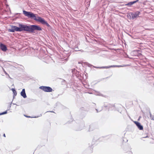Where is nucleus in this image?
Segmentation results:
<instances>
[{
  "label": "nucleus",
  "mask_w": 154,
  "mask_h": 154,
  "mask_svg": "<svg viewBox=\"0 0 154 154\" xmlns=\"http://www.w3.org/2000/svg\"><path fill=\"white\" fill-rule=\"evenodd\" d=\"M23 14L28 17L33 18L36 21H38L42 24H45L47 26H49V25L45 20L42 18L38 17H36V14H34L30 12H28L25 10L23 11Z\"/></svg>",
  "instance_id": "nucleus-1"
},
{
  "label": "nucleus",
  "mask_w": 154,
  "mask_h": 154,
  "mask_svg": "<svg viewBox=\"0 0 154 154\" xmlns=\"http://www.w3.org/2000/svg\"><path fill=\"white\" fill-rule=\"evenodd\" d=\"M7 76H8V77H9V75L7 73L5 74Z\"/></svg>",
  "instance_id": "nucleus-15"
},
{
  "label": "nucleus",
  "mask_w": 154,
  "mask_h": 154,
  "mask_svg": "<svg viewBox=\"0 0 154 154\" xmlns=\"http://www.w3.org/2000/svg\"><path fill=\"white\" fill-rule=\"evenodd\" d=\"M150 119L151 120H154V115H150Z\"/></svg>",
  "instance_id": "nucleus-11"
},
{
  "label": "nucleus",
  "mask_w": 154,
  "mask_h": 154,
  "mask_svg": "<svg viewBox=\"0 0 154 154\" xmlns=\"http://www.w3.org/2000/svg\"><path fill=\"white\" fill-rule=\"evenodd\" d=\"M140 14V12L139 11H137L135 13H131V15L132 18L133 19L135 18H136L138 17Z\"/></svg>",
  "instance_id": "nucleus-5"
},
{
  "label": "nucleus",
  "mask_w": 154,
  "mask_h": 154,
  "mask_svg": "<svg viewBox=\"0 0 154 154\" xmlns=\"http://www.w3.org/2000/svg\"><path fill=\"white\" fill-rule=\"evenodd\" d=\"M25 116L26 117H27V118H30V116Z\"/></svg>",
  "instance_id": "nucleus-17"
},
{
  "label": "nucleus",
  "mask_w": 154,
  "mask_h": 154,
  "mask_svg": "<svg viewBox=\"0 0 154 154\" xmlns=\"http://www.w3.org/2000/svg\"><path fill=\"white\" fill-rule=\"evenodd\" d=\"M0 45V48L2 51H5L7 50V47L5 45L2 44H1Z\"/></svg>",
  "instance_id": "nucleus-7"
},
{
  "label": "nucleus",
  "mask_w": 154,
  "mask_h": 154,
  "mask_svg": "<svg viewBox=\"0 0 154 154\" xmlns=\"http://www.w3.org/2000/svg\"><path fill=\"white\" fill-rule=\"evenodd\" d=\"M139 0H137L135 1L132 2H129L127 4V5H132L133 4H134L135 3H136V2H138V1Z\"/></svg>",
  "instance_id": "nucleus-9"
},
{
  "label": "nucleus",
  "mask_w": 154,
  "mask_h": 154,
  "mask_svg": "<svg viewBox=\"0 0 154 154\" xmlns=\"http://www.w3.org/2000/svg\"><path fill=\"white\" fill-rule=\"evenodd\" d=\"M7 113V111H5V112H1L0 113V115H3L4 114H6Z\"/></svg>",
  "instance_id": "nucleus-13"
},
{
  "label": "nucleus",
  "mask_w": 154,
  "mask_h": 154,
  "mask_svg": "<svg viewBox=\"0 0 154 154\" xmlns=\"http://www.w3.org/2000/svg\"><path fill=\"white\" fill-rule=\"evenodd\" d=\"M3 136H4V137H6L5 135V134H3Z\"/></svg>",
  "instance_id": "nucleus-16"
},
{
  "label": "nucleus",
  "mask_w": 154,
  "mask_h": 154,
  "mask_svg": "<svg viewBox=\"0 0 154 154\" xmlns=\"http://www.w3.org/2000/svg\"><path fill=\"white\" fill-rule=\"evenodd\" d=\"M12 90L14 94H15V93L16 94H17L16 91L14 89L12 88Z\"/></svg>",
  "instance_id": "nucleus-12"
},
{
  "label": "nucleus",
  "mask_w": 154,
  "mask_h": 154,
  "mask_svg": "<svg viewBox=\"0 0 154 154\" xmlns=\"http://www.w3.org/2000/svg\"><path fill=\"white\" fill-rule=\"evenodd\" d=\"M134 123L137 126L138 128L140 130H143V128L142 125H141L140 123L137 122H134Z\"/></svg>",
  "instance_id": "nucleus-6"
},
{
  "label": "nucleus",
  "mask_w": 154,
  "mask_h": 154,
  "mask_svg": "<svg viewBox=\"0 0 154 154\" xmlns=\"http://www.w3.org/2000/svg\"><path fill=\"white\" fill-rule=\"evenodd\" d=\"M3 71L4 72L5 74H6V73H7V72L5 71L4 69H3Z\"/></svg>",
  "instance_id": "nucleus-14"
},
{
  "label": "nucleus",
  "mask_w": 154,
  "mask_h": 154,
  "mask_svg": "<svg viewBox=\"0 0 154 154\" xmlns=\"http://www.w3.org/2000/svg\"><path fill=\"white\" fill-rule=\"evenodd\" d=\"M39 88L45 92H51L53 91L52 89L49 87L42 86Z\"/></svg>",
  "instance_id": "nucleus-3"
},
{
  "label": "nucleus",
  "mask_w": 154,
  "mask_h": 154,
  "mask_svg": "<svg viewBox=\"0 0 154 154\" xmlns=\"http://www.w3.org/2000/svg\"><path fill=\"white\" fill-rule=\"evenodd\" d=\"M49 112H53V113L54 112L53 111H50Z\"/></svg>",
  "instance_id": "nucleus-18"
},
{
  "label": "nucleus",
  "mask_w": 154,
  "mask_h": 154,
  "mask_svg": "<svg viewBox=\"0 0 154 154\" xmlns=\"http://www.w3.org/2000/svg\"><path fill=\"white\" fill-rule=\"evenodd\" d=\"M114 67L115 66H103L101 67H97V68H99V69H107L111 67Z\"/></svg>",
  "instance_id": "nucleus-10"
},
{
  "label": "nucleus",
  "mask_w": 154,
  "mask_h": 154,
  "mask_svg": "<svg viewBox=\"0 0 154 154\" xmlns=\"http://www.w3.org/2000/svg\"><path fill=\"white\" fill-rule=\"evenodd\" d=\"M19 27H20L21 31H23L29 32H33L34 30H36L41 31L42 28L40 26L34 25L27 26L22 24H19Z\"/></svg>",
  "instance_id": "nucleus-2"
},
{
  "label": "nucleus",
  "mask_w": 154,
  "mask_h": 154,
  "mask_svg": "<svg viewBox=\"0 0 154 154\" xmlns=\"http://www.w3.org/2000/svg\"><path fill=\"white\" fill-rule=\"evenodd\" d=\"M21 95L24 98L26 97V96L25 93V90L24 89H22V91L21 92Z\"/></svg>",
  "instance_id": "nucleus-8"
},
{
  "label": "nucleus",
  "mask_w": 154,
  "mask_h": 154,
  "mask_svg": "<svg viewBox=\"0 0 154 154\" xmlns=\"http://www.w3.org/2000/svg\"><path fill=\"white\" fill-rule=\"evenodd\" d=\"M9 31L11 32H14L15 31H21L20 27H18L16 26H13L11 29H9Z\"/></svg>",
  "instance_id": "nucleus-4"
}]
</instances>
